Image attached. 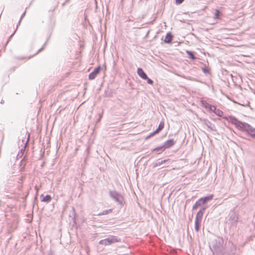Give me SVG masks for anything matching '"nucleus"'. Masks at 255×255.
<instances>
[{
	"label": "nucleus",
	"instance_id": "14",
	"mask_svg": "<svg viewBox=\"0 0 255 255\" xmlns=\"http://www.w3.org/2000/svg\"><path fill=\"white\" fill-rule=\"evenodd\" d=\"M186 53L188 54L190 58H191L192 59H195V57L194 56V54L192 52L189 51H186Z\"/></svg>",
	"mask_w": 255,
	"mask_h": 255
},
{
	"label": "nucleus",
	"instance_id": "16",
	"mask_svg": "<svg viewBox=\"0 0 255 255\" xmlns=\"http://www.w3.org/2000/svg\"><path fill=\"white\" fill-rule=\"evenodd\" d=\"M156 133H157V132H155V130L153 132H152V133H150V135H149L146 137V138H149V137H151V136H153L154 134H156Z\"/></svg>",
	"mask_w": 255,
	"mask_h": 255
},
{
	"label": "nucleus",
	"instance_id": "4",
	"mask_svg": "<svg viewBox=\"0 0 255 255\" xmlns=\"http://www.w3.org/2000/svg\"><path fill=\"white\" fill-rule=\"evenodd\" d=\"M213 197V195H211L207 197L201 198L198 200V202H196V205L197 206H201L205 204L207 201L212 200Z\"/></svg>",
	"mask_w": 255,
	"mask_h": 255
},
{
	"label": "nucleus",
	"instance_id": "2",
	"mask_svg": "<svg viewBox=\"0 0 255 255\" xmlns=\"http://www.w3.org/2000/svg\"><path fill=\"white\" fill-rule=\"evenodd\" d=\"M202 213L200 211L198 212L197 214L195 219V229L197 232H198L200 228V223L202 219Z\"/></svg>",
	"mask_w": 255,
	"mask_h": 255
},
{
	"label": "nucleus",
	"instance_id": "21",
	"mask_svg": "<svg viewBox=\"0 0 255 255\" xmlns=\"http://www.w3.org/2000/svg\"><path fill=\"white\" fill-rule=\"evenodd\" d=\"M166 160H164V161H162V162H166Z\"/></svg>",
	"mask_w": 255,
	"mask_h": 255
},
{
	"label": "nucleus",
	"instance_id": "13",
	"mask_svg": "<svg viewBox=\"0 0 255 255\" xmlns=\"http://www.w3.org/2000/svg\"><path fill=\"white\" fill-rule=\"evenodd\" d=\"M165 149V148L163 146H160V147H157L156 148H155L154 149H153V151H163Z\"/></svg>",
	"mask_w": 255,
	"mask_h": 255
},
{
	"label": "nucleus",
	"instance_id": "12",
	"mask_svg": "<svg viewBox=\"0 0 255 255\" xmlns=\"http://www.w3.org/2000/svg\"><path fill=\"white\" fill-rule=\"evenodd\" d=\"M51 196L49 195H47L45 196L43 198V199L42 200V201L44 202H49L51 201Z\"/></svg>",
	"mask_w": 255,
	"mask_h": 255
},
{
	"label": "nucleus",
	"instance_id": "19",
	"mask_svg": "<svg viewBox=\"0 0 255 255\" xmlns=\"http://www.w3.org/2000/svg\"><path fill=\"white\" fill-rule=\"evenodd\" d=\"M203 71L204 73H208L209 70L207 68H203Z\"/></svg>",
	"mask_w": 255,
	"mask_h": 255
},
{
	"label": "nucleus",
	"instance_id": "1",
	"mask_svg": "<svg viewBox=\"0 0 255 255\" xmlns=\"http://www.w3.org/2000/svg\"><path fill=\"white\" fill-rule=\"evenodd\" d=\"M119 242L117 238L114 236L111 237L110 238L102 240L100 241V244L108 246L113 243Z\"/></svg>",
	"mask_w": 255,
	"mask_h": 255
},
{
	"label": "nucleus",
	"instance_id": "10",
	"mask_svg": "<svg viewBox=\"0 0 255 255\" xmlns=\"http://www.w3.org/2000/svg\"><path fill=\"white\" fill-rule=\"evenodd\" d=\"M164 122L162 121L160 123L158 128L155 130V132L158 133L160 131H161L164 128Z\"/></svg>",
	"mask_w": 255,
	"mask_h": 255
},
{
	"label": "nucleus",
	"instance_id": "5",
	"mask_svg": "<svg viewBox=\"0 0 255 255\" xmlns=\"http://www.w3.org/2000/svg\"><path fill=\"white\" fill-rule=\"evenodd\" d=\"M101 67L99 66L95 69L94 71L91 73L89 75V80H93L99 74Z\"/></svg>",
	"mask_w": 255,
	"mask_h": 255
},
{
	"label": "nucleus",
	"instance_id": "11",
	"mask_svg": "<svg viewBox=\"0 0 255 255\" xmlns=\"http://www.w3.org/2000/svg\"><path fill=\"white\" fill-rule=\"evenodd\" d=\"M222 15V13L219 10L216 9L214 15L215 19H219L220 16Z\"/></svg>",
	"mask_w": 255,
	"mask_h": 255
},
{
	"label": "nucleus",
	"instance_id": "20",
	"mask_svg": "<svg viewBox=\"0 0 255 255\" xmlns=\"http://www.w3.org/2000/svg\"><path fill=\"white\" fill-rule=\"evenodd\" d=\"M252 136L255 138V134H252Z\"/></svg>",
	"mask_w": 255,
	"mask_h": 255
},
{
	"label": "nucleus",
	"instance_id": "17",
	"mask_svg": "<svg viewBox=\"0 0 255 255\" xmlns=\"http://www.w3.org/2000/svg\"><path fill=\"white\" fill-rule=\"evenodd\" d=\"M184 0H175V2L176 4H181L182 2H183Z\"/></svg>",
	"mask_w": 255,
	"mask_h": 255
},
{
	"label": "nucleus",
	"instance_id": "18",
	"mask_svg": "<svg viewBox=\"0 0 255 255\" xmlns=\"http://www.w3.org/2000/svg\"><path fill=\"white\" fill-rule=\"evenodd\" d=\"M147 83L148 84H151V85H152L153 84V81L152 80L148 79V78H147Z\"/></svg>",
	"mask_w": 255,
	"mask_h": 255
},
{
	"label": "nucleus",
	"instance_id": "3",
	"mask_svg": "<svg viewBox=\"0 0 255 255\" xmlns=\"http://www.w3.org/2000/svg\"><path fill=\"white\" fill-rule=\"evenodd\" d=\"M225 119L239 128H241L242 126H245V124L239 121L237 119L233 117L230 116L229 118H226Z\"/></svg>",
	"mask_w": 255,
	"mask_h": 255
},
{
	"label": "nucleus",
	"instance_id": "9",
	"mask_svg": "<svg viewBox=\"0 0 255 255\" xmlns=\"http://www.w3.org/2000/svg\"><path fill=\"white\" fill-rule=\"evenodd\" d=\"M174 143L175 141L173 139H169L164 143L163 146H165L164 148H169L172 146Z\"/></svg>",
	"mask_w": 255,
	"mask_h": 255
},
{
	"label": "nucleus",
	"instance_id": "23",
	"mask_svg": "<svg viewBox=\"0 0 255 255\" xmlns=\"http://www.w3.org/2000/svg\"><path fill=\"white\" fill-rule=\"evenodd\" d=\"M220 113H219L218 116H221V115H220Z\"/></svg>",
	"mask_w": 255,
	"mask_h": 255
},
{
	"label": "nucleus",
	"instance_id": "22",
	"mask_svg": "<svg viewBox=\"0 0 255 255\" xmlns=\"http://www.w3.org/2000/svg\"><path fill=\"white\" fill-rule=\"evenodd\" d=\"M220 113H219L218 116H221V115H220Z\"/></svg>",
	"mask_w": 255,
	"mask_h": 255
},
{
	"label": "nucleus",
	"instance_id": "7",
	"mask_svg": "<svg viewBox=\"0 0 255 255\" xmlns=\"http://www.w3.org/2000/svg\"><path fill=\"white\" fill-rule=\"evenodd\" d=\"M138 76L143 79L146 80L147 79V76L145 72L141 68H138L137 70Z\"/></svg>",
	"mask_w": 255,
	"mask_h": 255
},
{
	"label": "nucleus",
	"instance_id": "15",
	"mask_svg": "<svg viewBox=\"0 0 255 255\" xmlns=\"http://www.w3.org/2000/svg\"><path fill=\"white\" fill-rule=\"evenodd\" d=\"M112 212V210L110 209L109 210H106V211H104L102 214H101L100 215H106V214H107L109 213H111Z\"/></svg>",
	"mask_w": 255,
	"mask_h": 255
},
{
	"label": "nucleus",
	"instance_id": "6",
	"mask_svg": "<svg viewBox=\"0 0 255 255\" xmlns=\"http://www.w3.org/2000/svg\"><path fill=\"white\" fill-rule=\"evenodd\" d=\"M241 128H245L251 135L252 134H255V128H252L249 125L245 124V126H242Z\"/></svg>",
	"mask_w": 255,
	"mask_h": 255
},
{
	"label": "nucleus",
	"instance_id": "8",
	"mask_svg": "<svg viewBox=\"0 0 255 255\" xmlns=\"http://www.w3.org/2000/svg\"><path fill=\"white\" fill-rule=\"evenodd\" d=\"M173 38V36L171 34V33L169 32L166 34L164 39V42L166 43H169L171 42Z\"/></svg>",
	"mask_w": 255,
	"mask_h": 255
}]
</instances>
